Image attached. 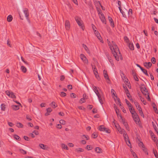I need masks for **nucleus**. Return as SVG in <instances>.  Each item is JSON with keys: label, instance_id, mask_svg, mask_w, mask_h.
Returning a JSON list of instances; mask_svg holds the SVG:
<instances>
[{"label": "nucleus", "instance_id": "1", "mask_svg": "<svg viewBox=\"0 0 158 158\" xmlns=\"http://www.w3.org/2000/svg\"><path fill=\"white\" fill-rule=\"evenodd\" d=\"M98 129L101 131H105L108 133H110V130L108 128L105 127L103 125L99 126L98 127Z\"/></svg>", "mask_w": 158, "mask_h": 158}, {"label": "nucleus", "instance_id": "2", "mask_svg": "<svg viewBox=\"0 0 158 158\" xmlns=\"http://www.w3.org/2000/svg\"><path fill=\"white\" fill-rule=\"evenodd\" d=\"M75 20L77 23L78 25L81 27V28L83 30L84 29L83 28V26H82V21L81 20V18L78 17V16H76L75 18Z\"/></svg>", "mask_w": 158, "mask_h": 158}, {"label": "nucleus", "instance_id": "3", "mask_svg": "<svg viewBox=\"0 0 158 158\" xmlns=\"http://www.w3.org/2000/svg\"><path fill=\"white\" fill-rule=\"evenodd\" d=\"M92 68L93 72L96 78L98 79V80H100V78L98 75V73L97 69L95 66H94V68L93 67H92Z\"/></svg>", "mask_w": 158, "mask_h": 158}, {"label": "nucleus", "instance_id": "4", "mask_svg": "<svg viewBox=\"0 0 158 158\" xmlns=\"http://www.w3.org/2000/svg\"><path fill=\"white\" fill-rule=\"evenodd\" d=\"M112 47L113 48V50H112V47L110 45V49L111 50V51L113 52L114 50H117V49H118V51H119V49L118 48V46L115 43V42H114V41H112Z\"/></svg>", "mask_w": 158, "mask_h": 158}, {"label": "nucleus", "instance_id": "5", "mask_svg": "<svg viewBox=\"0 0 158 158\" xmlns=\"http://www.w3.org/2000/svg\"><path fill=\"white\" fill-rule=\"evenodd\" d=\"M140 90L142 93L145 96H146L147 94L148 90L145 86L140 87Z\"/></svg>", "mask_w": 158, "mask_h": 158}, {"label": "nucleus", "instance_id": "6", "mask_svg": "<svg viewBox=\"0 0 158 158\" xmlns=\"http://www.w3.org/2000/svg\"><path fill=\"white\" fill-rule=\"evenodd\" d=\"M94 32L95 34L96 35V36L97 37L98 39L100 41L102 42H102L103 43V41L102 40V37L100 35V33L98 31H97L96 30H95L94 31Z\"/></svg>", "mask_w": 158, "mask_h": 158}, {"label": "nucleus", "instance_id": "7", "mask_svg": "<svg viewBox=\"0 0 158 158\" xmlns=\"http://www.w3.org/2000/svg\"><path fill=\"white\" fill-rule=\"evenodd\" d=\"M105 54L109 61L110 63L111 64L114 65V64L113 60L112 59L111 57L110 56L109 53L107 52H105Z\"/></svg>", "mask_w": 158, "mask_h": 158}, {"label": "nucleus", "instance_id": "8", "mask_svg": "<svg viewBox=\"0 0 158 158\" xmlns=\"http://www.w3.org/2000/svg\"><path fill=\"white\" fill-rule=\"evenodd\" d=\"M80 58L81 60L85 63H88V60L86 58V57L85 56L82 54H81L80 55Z\"/></svg>", "mask_w": 158, "mask_h": 158}, {"label": "nucleus", "instance_id": "9", "mask_svg": "<svg viewBox=\"0 0 158 158\" xmlns=\"http://www.w3.org/2000/svg\"><path fill=\"white\" fill-rule=\"evenodd\" d=\"M99 18L101 19L102 22L103 23H104L105 24H106V20L105 16L102 13H101V15L99 16Z\"/></svg>", "mask_w": 158, "mask_h": 158}, {"label": "nucleus", "instance_id": "10", "mask_svg": "<svg viewBox=\"0 0 158 158\" xmlns=\"http://www.w3.org/2000/svg\"><path fill=\"white\" fill-rule=\"evenodd\" d=\"M123 135L126 141L127 140L129 144H131L130 140L129 139L128 136L125 131L124 130L123 133ZM131 145V144H130Z\"/></svg>", "mask_w": 158, "mask_h": 158}, {"label": "nucleus", "instance_id": "11", "mask_svg": "<svg viewBox=\"0 0 158 158\" xmlns=\"http://www.w3.org/2000/svg\"><path fill=\"white\" fill-rule=\"evenodd\" d=\"M108 20L109 21V22L110 23V26L112 27H114V21L112 19V18L110 17V16H108Z\"/></svg>", "mask_w": 158, "mask_h": 158}, {"label": "nucleus", "instance_id": "12", "mask_svg": "<svg viewBox=\"0 0 158 158\" xmlns=\"http://www.w3.org/2000/svg\"><path fill=\"white\" fill-rule=\"evenodd\" d=\"M144 66L148 69L151 68L152 65V64L150 62H145L143 63Z\"/></svg>", "mask_w": 158, "mask_h": 158}, {"label": "nucleus", "instance_id": "13", "mask_svg": "<svg viewBox=\"0 0 158 158\" xmlns=\"http://www.w3.org/2000/svg\"><path fill=\"white\" fill-rule=\"evenodd\" d=\"M152 107L154 109V110L155 112L158 114V111L156 107V106L154 102H152Z\"/></svg>", "mask_w": 158, "mask_h": 158}, {"label": "nucleus", "instance_id": "14", "mask_svg": "<svg viewBox=\"0 0 158 158\" xmlns=\"http://www.w3.org/2000/svg\"><path fill=\"white\" fill-rule=\"evenodd\" d=\"M23 11L26 17H28L29 15V13L28 12V10L27 9L25 8H24L23 10Z\"/></svg>", "mask_w": 158, "mask_h": 158}, {"label": "nucleus", "instance_id": "15", "mask_svg": "<svg viewBox=\"0 0 158 158\" xmlns=\"http://www.w3.org/2000/svg\"><path fill=\"white\" fill-rule=\"evenodd\" d=\"M138 95L140 99V100H141V101L143 102V104L144 105H146L147 104V102H146V100H144V98L141 96V95L139 93H138Z\"/></svg>", "mask_w": 158, "mask_h": 158}, {"label": "nucleus", "instance_id": "16", "mask_svg": "<svg viewBox=\"0 0 158 158\" xmlns=\"http://www.w3.org/2000/svg\"><path fill=\"white\" fill-rule=\"evenodd\" d=\"M129 110L130 111V112L131 113V114H133V113H135V111L134 110V109H132L133 107L131 105V104H130V105L129 106Z\"/></svg>", "mask_w": 158, "mask_h": 158}, {"label": "nucleus", "instance_id": "17", "mask_svg": "<svg viewBox=\"0 0 158 158\" xmlns=\"http://www.w3.org/2000/svg\"><path fill=\"white\" fill-rule=\"evenodd\" d=\"M65 26L66 29L69 31V21L66 20L65 23Z\"/></svg>", "mask_w": 158, "mask_h": 158}, {"label": "nucleus", "instance_id": "18", "mask_svg": "<svg viewBox=\"0 0 158 158\" xmlns=\"http://www.w3.org/2000/svg\"><path fill=\"white\" fill-rule=\"evenodd\" d=\"M115 120L114 119V121L113 122V123H114L116 127L118 130V131H119V129L121 130V128L120 127V126L118 123H116L115 122Z\"/></svg>", "mask_w": 158, "mask_h": 158}, {"label": "nucleus", "instance_id": "19", "mask_svg": "<svg viewBox=\"0 0 158 158\" xmlns=\"http://www.w3.org/2000/svg\"><path fill=\"white\" fill-rule=\"evenodd\" d=\"M93 87L94 89V90L95 92V94L97 95L98 96V95L99 96L100 95L99 94V92L98 90L97 87L95 86H93Z\"/></svg>", "mask_w": 158, "mask_h": 158}, {"label": "nucleus", "instance_id": "20", "mask_svg": "<svg viewBox=\"0 0 158 158\" xmlns=\"http://www.w3.org/2000/svg\"><path fill=\"white\" fill-rule=\"evenodd\" d=\"M123 87L124 89V90L125 91V92L126 94H129V91L128 90V89L127 87L124 84H123Z\"/></svg>", "mask_w": 158, "mask_h": 158}, {"label": "nucleus", "instance_id": "21", "mask_svg": "<svg viewBox=\"0 0 158 158\" xmlns=\"http://www.w3.org/2000/svg\"><path fill=\"white\" fill-rule=\"evenodd\" d=\"M11 107L13 109L15 110H16L19 109V106L18 105H13L11 106Z\"/></svg>", "mask_w": 158, "mask_h": 158}, {"label": "nucleus", "instance_id": "22", "mask_svg": "<svg viewBox=\"0 0 158 158\" xmlns=\"http://www.w3.org/2000/svg\"><path fill=\"white\" fill-rule=\"evenodd\" d=\"M20 69L21 71L24 73H25L27 71V69L23 66H21Z\"/></svg>", "mask_w": 158, "mask_h": 158}, {"label": "nucleus", "instance_id": "23", "mask_svg": "<svg viewBox=\"0 0 158 158\" xmlns=\"http://www.w3.org/2000/svg\"><path fill=\"white\" fill-rule=\"evenodd\" d=\"M95 151L98 153H102V149H93Z\"/></svg>", "mask_w": 158, "mask_h": 158}, {"label": "nucleus", "instance_id": "24", "mask_svg": "<svg viewBox=\"0 0 158 158\" xmlns=\"http://www.w3.org/2000/svg\"><path fill=\"white\" fill-rule=\"evenodd\" d=\"M128 47L131 50H134V47L133 44L132 43H130L129 44Z\"/></svg>", "mask_w": 158, "mask_h": 158}, {"label": "nucleus", "instance_id": "25", "mask_svg": "<svg viewBox=\"0 0 158 158\" xmlns=\"http://www.w3.org/2000/svg\"><path fill=\"white\" fill-rule=\"evenodd\" d=\"M126 12H127L128 15L131 16L132 14V10L131 9H130L129 11H128L126 9H125Z\"/></svg>", "mask_w": 158, "mask_h": 158}, {"label": "nucleus", "instance_id": "26", "mask_svg": "<svg viewBox=\"0 0 158 158\" xmlns=\"http://www.w3.org/2000/svg\"><path fill=\"white\" fill-rule=\"evenodd\" d=\"M12 16L11 15H9L7 18V20L9 22H11L12 20Z\"/></svg>", "mask_w": 158, "mask_h": 158}, {"label": "nucleus", "instance_id": "27", "mask_svg": "<svg viewBox=\"0 0 158 158\" xmlns=\"http://www.w3.org/2000/svg\"><path fill=\"white\" fill-rule=\"evenodd\" d=\"M134 102L137 109H139L141 108L140 106H139V103L137 102L136 101H134Z\"/></svg>", "mask_w": 158, "mask_h": 158}, {"label": "nucleus", "instance_id": "28", "mask_svg": "<svg viewBox=\"0 0 158 158\" xmlns=\"http://www.w3.org/2000/svg\"><path fill=\"white\" fill-rule=\"evenodd\" d=\"M16 126L19 128H21L23 127V125L21 123L18 122L16 123Z\"/></svg>", "mask_w": 158, "mask_h": 158}, {"label": "nucleus", "instance_id": "29", "mask_svg": "<svg viewBox=\"0 0 158 158\" xmlns=\"http://www.w3.org/2000/svg\"><path fill=\"white\" fill-rule=\"evenodd\" d=\"M152 124L155 131L156 133H158V129L157 128L155 124L153 122H152Z\"/></svg>", "mask_w": 158, "mask_h": 158}, {"label": "nucleus", "instance_id": "30", "mask_svg": "<svg viewBox=\"0 0 158 158\" xmlns=\"http://www.w3.org/2000/svg\"><path fill=\"white\" fill-rule=\"evenodd\" d=\"M139 111V113L140 114L141 116L143 117V118L144 117V115L143 113V112L142 110V109L141 108L138 109Z\"/></svg>", "mask_w": 158, "mask_h": 158}, {"label": "nucleus", "instance_id": "31", "mask_svg": "<svg viewBox=\"0 0 158 158\" xmlns=\"http://www.w3.org/2000/svg\"><path fill=\"white\" fill-rule=\"evenodd\" d=\"M133 119L134 121L136 124L137 123H139L140 121V119L139 116L135 118H134Z\"/></svg>", "mask_w": 158, "mask_h": 158}, {"label": "nucleus", "instance_id": "32", "mask_svg": "<svg viewBox=\"0 0 158 158\" xmlns=\"http://www.w3.org/2000/svg\"><path fill=\"white\" fill-rule=\"evenodd\" d=\"M1 110L2 111H5L6 108L5 105V104H2L1 105Z\"/></svg>", "mask_w": 158, "mask_h": 158}, {"label": "nucleus", "instance_id": "33", "mask_svg": "<svg viewBox=\"0 0 158 158\" xmlns=\"http://www.w3.org/2000/svg\"><path fill=\"white\" fill-rule=\"evenodd\" d=\"M83 47L84 48L85 50L88 52L89 53V50L88 49V48L85 45V44H82Z\"/></svg>", "mask_w": 158, "mask_h": 158}, {"label": "nucleus", "instance_id": "34", "mask_svg": "<svg viewBox=\"0 0 158 158\" xmlns=\"http://www.w3.org/2000/svg\"><path fill=\"white\" fill-rule=\"evenodd\" d=\"M104 74V77L106 79L108 80V81H110V79H109V76H108V74L105 73V74Z\"/></svg>", "mask_w": 158, "mask_h": 158}, {"label": "nucleus", "instance_id": "35", "mask_svg": "<svg viewBox=\"0 0 158 158\" xmlns=\"http://www.w3.org/2000/svg\"><path fill=\"white\" fill-rule=\"evenodd\" d=\"M139 146L140 147H142V148H145L142 142L140 141L139 143Z\"/></svg>", "mask_w": 158, "mask_h": 158}, {"label": "nucleus", "instance_id": "36", "mask_svg": "<svg viewBox=\"0 0 158 158\" xmlns=\"http://www.w3.org/2000/svg\"><path fill=\"white\" fill-rule=\"evenodd\" d=\"M14 138L18 140H19L20 139V137L18 135H13Z\"/></svg>", "mask_w": 158, "mask_h": 158}, {"label": "nucleus", "instance_id": "37", "mask_svg": "<svg viewBox=\"0 0 158 158\" xmlns=\"http://www.w3.org/2000/svg\"><path fill=\"white\" fill-rule=\"evenodd\" d=\"M98 136V135L96 133L94 132L91 135L92 138L95 139Z\"/></svg>", "mask_w": 158, "mask_h": 158}, {"label": "nucleus", "instance_id": "38", "mask_svg": "<svg viewBox=\"0 0 158 158\" xmlns=\"http://www.w3.org/2000/svg\"><path fill=\"white\" fill-rule=\"evenodd\" d=\"M98 99H99V101L100 102V103L101 104H102L103 103V101L102 100V99L101 98V97L100 96V95L98 96Z\"/></svg>", "mask_w": 158, "mask_h": 158}, {"label": "nucleus", "instance_id": "39", "mask_svg": "<svg viewBox=\"0 0 158 158\" xmlns=\"http://www.w3.org/2000/svg\"><path fill=\"white\" fill-rule=\"evenodd\" d=\"M39 146L40 148H48V147H46V145H45L43 144H40Z\"/></svg>", "mask_w": 158, "mask_h": 158}, {"label": "nucleus", "instance_id": "40", "mask_svg": "<svg viewBox=\"0 0 158 158\" xmlns=\"http://www.w3.org/2000/svg\"><path fill=\"white\" fill-rule=\"evenodd\" d=\"M126 95L127 96V97L132 102H133V101L132 100V97H131V96H130V93L129 92V94H126Z\"/></svg>", "mask_w": 158, "mask_h": 158}, {"label": "nucleus", "instance_id": "41", "mask_svg": "<svg viewBox=\"0 0 158 158\" xmlns=\"http://www.w3.org/2000/svg\"><path fill=\"white\" fill-rule=\"evenodd\" d=\"M70 96L71 98H75L76 97L77 95L74 93H72L70 94Z\"/></svg>", "mask_w": 158, "mask_h": 158}, {"label": "nucleus", "instance_id": "42", "mask_svg": "<svg viewBox=\"0 0 158 158\" xmlns=\"http://www.w3.org/2000/svg\"><path fill=\"white\" fill-rule=\"evenodd\" d=\"M50 106L52 107V108H55L56 107V106L55 104V102H52L50 104Z\"/></svg>", "mask_w": 158, "mask_h": 158}, {"label": "nucleus", "instance_id": "43", "mask_svg": "<svg viewBox=\"0 0 158 158\" xmlns=\"http://www.w3.org/2000/svg\"><path fill=\"white\" fill-rule=\"evenodd\" d=\"M115 97L117 98V101L118 102V105L119 106H121V102H120V99L119 98H118L117 96H115Z\"/></svg>", "mask_w": 158, "mask_h": 158}, {"label": "nucleus", "instance_id": "44", "mask_svg": "<svg viewBox=\"0 0 158 158\" xmlns=\"http://www.w3.org/2000/svg\"><path fill=\"white\" fill-rule=\"evenodd\" d=\"M153 152L156 158H158V155L157 154L156 151V150H154V149L153 150Z\"/></svg>", "mask_w": 158, "mask_h": 158}, {"label": "nucleus", "instance_id": "45", "mask_svg": "<svg viewBox=\"0 0 158 158\" xmlns=\"http://www.w3.org/2000/svg\"><path fill=\"white\" fill-rule=\"evenodd\" d=\"M120 106L121 109H122L123 112L124 113H126V110L125 109V108L123 107V106L121 105V106Z\"/></svg>", "mask_w": 158, "mask_h": 158}, {"label": "nucleus", "instance_id": "46", "mask_svg": "<svg viewBox=\"0 0 158 158\" xmlns=\"http://www.w3.org/2000/svg\"><path fill=\"white\" fill-rule=\"evenodd\" d=\"M132 115L133 119L134 118H135L136 117L139 116L137 113L136 112H135V113H133V114H132Z\"/></svg>", "mask_w": 158, "mask_h": 158}, {"label": "nucleus", "instance_id": "47", "mask_svg": "<svg viewBox=\"0 0 158 158\" xmlns=\"http://www.w3.org/2000/svg\"><path fill=\"white\" fill-rule=\"evenodd\" d=\"M130 151H131V154H132V155H133V156L134 157L137 156L136 153H135V152H134L133 150H132V149H131L130 150Z\"/></svg>", "mask_w": 158, "mask_h": 158}, {"label": "nucleus", "instance_id": "48", "mask_svg": "<svg viewBox=\"0 0 158 158\" xmlns=\"http://www.w3.org/2000/svg\"><path fill=\"white\" fill-rule=\"evenodd\" d=\"M59 122L60 124L63 125L65 124L66 123L65 121L64 120L62 119L60 120L59 121Z\"/></svg>", "mask_w": 158, "mask_h": 158}, {"label": "nucleus", "instance_id": "49", "mask_svg": "<svg viewBox=\"0 0 158 158\" xmlns=\"http://www.w3.org/2000/svg\"><path fill=\"white\" fill-rule=\"evenodd\" d=\"M60 95L63 97H64L66 95V94L64 92H61L60 94Z\"/></svg>", "mask_w": 158, "mask_h": 158}, {"label": "nucleus", "instance_id": "50", "mask_svg": "<svg viewBox=\"0 0 158 158\" xmlns=\"http://www.w3.org/2000/svg\"><path fill=\"white\" fill-rule=\"evenodd\" d=\"M10 97L13 98H16V96H15L13 92H11V96Z\"/></svg>", "mask_w": 158, "mask_h": 158}, {"label": "nucleus", "instance_id": "51", "mask_svg": "<svg viewBox=\"0 0 158 158\" xmlns=\"http://www.w3.org/2000/svg\"><path fill=\"white\" fill-rule=\"evenodd\" d=\"M151 61L153 64H154L156 62V59L154 57H152L151 59Z\"/></svg>", "mask_w": 158, "mask_h": 158}, {"label": "nucleus", "instance_id": "52", "mask_svg": "<svg viewBox=\"0 0 158 158\" xmlns=\"http://www.w3.org/2000/svg\"><path fill=\"white\" fill-rule=\"evenodd\" d=\"M6 93L7 95L8 96L10 97V96H11V92H10L8 90H6Z\"/></svg>", "mask_w": 158, "mask_h": 158}, {"label": "nucleus", "instance_id": "53", "mask_svg": "<svg viewBox=\"0 0 158 158\" xmlns=\"http://www.w3.org/2000/svg\"><path fill=\"white\" fill-rule=\"evenodd\" d=\"M112 52L114 57L117 56V53L116 52V51L115 50H114L113 52L112 51Z\"/></svg>", "mask_w": 158, "mask_h": 158}, {"label": "nucleus", "instance_id": "54", "mask_svg": "<svg viewBox=\"0 0 158 158\" xmlns=\"http://www.w3.org/2000/svg\"><path fill=\"white\" fill-rule=\"evenodd\" d=\"M114 92H115V91L114 89H111V92L112 94V95H114V96L115 97V96H116V95H115V94H114Z\"/></svg>", "mask_w": 158, "mask_h": 158}, {"label": "nucleus", "instance_id": "55", "mask_svg": "<svg viewBox=\"0 0 158 158\" xmlns=\"http://www.w3.org/2000/svg\"><path fill=\"white\" fill-rule=\"evenodd\" d=\"M20 152L23 154H26V151L23 150V149H20Z\"/></svg>", "mask_w": 158, "mask_h": 158}, {"label": "nucleus", "instance_id": "56", "mask_svg": "<svg viewBox=\"0 0 158 158\" xmlns=\"http://www.w3.org/2000/svg\"><path fill=\"white\" fill-rule=\"evenodd\" d=\"M142 72L147 76H149V75L148 73V71L146 69H145L144 70L142 71Z\"/></svg>", "mask_w": 158, "mask_h": 158}, {"label": "nucleus", "instance_id": "57", "mask_svg": "<svg viewBox=\"0 0 158 158\" xmlns=\"http://www.w3.org/2000/svg\"><path fill=\"white\" fill-rule=\"evenodd\" d=\"M134 78L135 81H138L139 80L137 77L136 75H134Z\"/></svg>", "mask_w": 158, "mask_h": 158}, {"label": "nucleus", "instance_id": "58", "mask_svg": "<svg viewBox=\"0 0 158 158\" xmlns=\"http://www.w3.org/2000/svg\"><path fill=\"white\" fill-rule=\"evenodd\" d=\"M21 60H22V61H23L25 64H28L27 62V61H25V60H24L23 57L22 56L21 57Z\"/></svg>", "mask_w": 158, "mask_h": 158}, {"label": "nucleus", "instance_id": "59", "mask_svg": "<svg viewBox=\"0 0 158 158\" xmlns=\"http://www.w3.org/2000/svg\"><path fill=\"white\" fill-rule=\"evenodd\" d=\"M92 112L94 114L96 113L97 112V110L96 108H94L92 110Z\"/></svg>", "mask_w": 158, "mask_h": 158}, {"label": "nucleus", "instance_id": "60", "mask_svg": "<svg viewBox=\"0 0 158 158\" xmlns=\"http://www.w3.org/2000/svg\"><path fill=\"white\" fill-rule=\"evenodd\" d=\"M83 149H76V151L78 152H81L83 151Z\"/></svg>", "mask_w": 158, "mask_h": 158}, {"label": "nucleus", "instance_id": "61", "mask_svg": "<svg viewBox=\"0 0 158 158\" xmlns=\"http://www.w3.org/2000/svg\"><path fill=\"white\" fill-rule=\"evenodd\" d=\"M124 40L127 43L129 41V39L126 36H125V37H124Z\"/></svg>", "mask_w": 158, "mask_h": 158}, {"label": "nucleus", "instance_id": "62", "mask_svg": "<svg viewBox=\"0 0 158 158\" xmlns=\"http://www.w3.org/2000/svg\"><path fill=\"white\" fill-rule=\"evenodd\" d=\"M46 110L47 112L50 113L52 111V110L51 108L49 107L46 109Z\"/></svg>", "mask_w": 158, "mask_h": 158}, {"label": "nucleus", "instance_id": "63", "mask_svg": "<svg viewBox=\"0 0 158 158\" xmlns=\"http://www.w3.org/2000/svg\"><path fill=\"white\" fill-rule=\"evenodd\" d=\"M8 125L10 127H12L14 125L13 123L9 122H8Z\"/></svg>", "mask_w": 158, "mask_h": 158}, {"label": "nucleus", "instance_id": "64", "mask_svg": "<svg viewBox=\"0 0 158 158\" xmlns=\"http://www.w3.org/2000/svg\"><path fill=\"white\" fill-rule=\"evenodd\" d=\"M121 14H122L123 17L126 18V15L125 14V11H123L121 13Z\"/></svg>", "mask_w": 158, "mask_h": 158}]
</instances>
